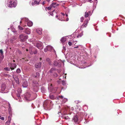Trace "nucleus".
<instances>
[{"instance_id": "1", "label": "nucleus", "mask_w": 125, "mask_h": 125, "mask_svg": "<svg viewBox=\"0 0 125 125\" xmlns=\"http://www.w3.org/2000/svg\"><path fill=\"white\" fill-rule=\"evenodd\" d=\"M8 7H15L17 5V0H8L7 2Z\"/></svg>"}, {"instance_id": "2", "label": "nucleus", "mask_w": 125, "mask_h": 125, "mask_svg": "<svg viewBox=\"0 0 125 125\" xmlns=\"http://www.w3.org/2000/svg\"><path fill=\"white\" fill-rule=\"evenodd\" d=\"M61 14L62 15V16H61V17H60V15L59 16V17L58 18V19L59 20L61 21H68L69 19L68 17H67L65 20L64 18H66L68 16V15L67 14H66V15H65L64 13H61Z\"/></svg>"}, {"instance_id": "3", "label": "nucleus", "mask_w": 125, "mask_h": 125, "mask_svg": "<svg viewBox=\"0 0 125 125\" xmlns=\"http://www.w3.org/2000/svg\"><path fill=\"white\" fill-rule=\"evenodd\" d=\"M0 92L3 93H5L8 92L7 89L6 87L5 84H3L2 85L0 88Z\"/></svg>"}, {"instance_id": "4", "label": "nucleus", "mask_w": 125, "mask_h": 125, "mask_svg": "<svg viewBox=\"0 0 125 125\" xmlns=\"http://www.w3.org/2000/svg\"><path fill=\"white\" fill-rule=\"evenodd\" d=\"M31 96L30 93L29 92H27L26 93L25 95V98L28 101H30L32 100H33L36 98V97H35L34 99L30 98Z\"/></svg>"}, {"instance_id": "5", "label": "nucleus", "mask_w": 125, "mask_h": 125, "mask_svg": "<svg viewBox=\"0 0 125 125\" xmlns=\"http://www.w3.org/2000/svg\"><path fill=\"white\" fill-rule=\"evenodd\" d=\"M64 64L61 60L55 61L53 63V65L54 66H56L58 65V66L60 67L62 64Z\"/></svg>"}, {"instance_id": "6", "label": "nucleus", "mask_w": 125, "mask_h": 125, "mask_svg": "<svg viewBox=\"0 0 125 125\" xmlns=\"http://www.w3.org/2000/svg\"><path fill=\"white\" fill-rule=\"evenodd\" d=\"M48 88L49 90L51 92L53 93H54L57 90L58 88L57 87L53 88L52 84H51L50 86L48 87Z\"/></svg>"}, {"instance_id": "7", "label": "nucleus", "mask_w": 125, "mask_h": 125, "mask_svg": "<svg viewBox=\"0 0 125 125\" xmlns=\"http://www.w3.org/2000/svg\"><path fill=\"white\" fill-rule=\"evenodd\" d=\"M22 20L23 21L27 22V24L30 27L32 26L33 25L32 22L31 21H29L28 19L26 18H22Z\"/></svg>"}, {"instance_id": "8", "label": "nucleus", "mask_w": 125, "mask_h": 125, "mask_svg": "<svg viewBox=\"0 0 125 125\" xmlns=\"http://www.w3.org/2000/svg\"><path fill=\"white\" fill-rule=\"evenodd\" d=\"M56 71V69L55 68L53 67L49 71L52 74L54 77H56L57 76V74L55 73Z\"/></svg>"}, {"instance_id": "9", "label": "nucleus", "mask_w": 125, "mask_h": 125, "mask_svg": "<svg viewBox=\"0 0 125 125\" xmlns=\"http://www.w3.org/2000/svg\"><path fill=\"white\" fill-rule=\"evenodd\" d=\"M20 38L22 41H24L28 38L27 35H25L24 34H22L20 35Z\"/></svg>"}, {"instance_id": "10", "label": "nucleus", "mask_w": 125, "mask_h": 125, "mask_svg": "<svg viewBox=\"0 0 125 125\" xmlns=\"http://www.w3.org/2000/svg\"><path fill=\"white\" fill-rule=\"evenodd\" d=\"M9 65L10 67L11 70L14 69L17 66V65L15 64L11 63H9Z\"/></svg>"}, {"instance_id": "11", "label": "nucleus", "mask_w": 125, "mask_h": 125, "mask_svg": "<svg viewBox=\"0 0 125 125\" xmlns=\"http://www.w3.org/2000/svg\"><path fill=\"white\" fill-rule=\"evenodd\" d=\"M57 99H61L62 100V102L63 103H65L67 101L68 99L66 98H63V96L62 95L59 96L57 97Z\"/></svg>"}, {"instance_id": "12", "label": "nucleus", "mask_w": 125, "mask_h": 125, "mask_svg": "<svg viewBox=\"0 0 125 125\" xmlns=\"http://www.w3.org/2000/svg\"><path fill=\"white\" fill-rule=\"evenodd\" d=\"M36 46L38 49H42L43 48L42 43L40 42L37 43Z\"/></svg>"}, {"instance_id": "13", "label": "nucleus", "mask_w": 125, "mask_h": 125, "mask_svg": "<svg viewBox=\"0 0 125 125\" xmlns=\"http://www.w3.org/2000/svg\"><path fill=\"white\" fill-rule=\"evenodd\" d=\"M17 92L18 93V94H17V95L18 98L19 99L20 98V94L21 93V89L20 88H18L17 91Z\"/></svg>"}, {"instance_id": "14", "label": "nucleus", "mask_w": 125, "mask_h": 125, "mask_svg": "<svg viewBox=\"0 0 125 125\" xmlns=\"http://www.w3.org/2000/svg\"><path fill=\"white\" fill-rule=\"evenodd\" d=\"M8 111L10 115L11 116L12 115V109L11 107L10 104L9 103Z\"/></svg>"}, {"instance_id": "15", "label": "nucleus", "mask_w": 125, "mask_h": 125, "mask_svg": "<svg viewBox=\"0 0 125 125\" xmlns=\"http://www.w3.org/2000/svg\"><path fill=\"white\" fill-rule=\"evenodd\" d=\"M40 74L38 73H34L32 75V76L38 78Z\"/></svg>"}, {"instance_id": "16", "label": "nucleus", "mask_w": 125, "mask_h": 125, "mask_svg": "<svg viewBox=\"0 0 125 125\" xmlns=\"http://www.w3.org/2000/svg\"><path fill=\"white\" fill-rule=\"evenodd\" d=\"M3 52L2 50H0V60H2L3 58Z\"/></svg>"}, {"instance_id": "17", "label": "nucleus", "mask_w": 125, "mask_h": 125, "mask_svg": "<svg viewBox=\"0 0 125 125\" xmlns=\"http://www.w3.org/2000/svg\"><path fill=\"white\" fill-rule=\"evenodd\" d=\"M47 48L48 49V51H51L52 50H53L54 51V50L53 49V48L51 46L48 45L47 46Z\"/></svg>"}, {"instance_id": "18", "label": "nucleus", "mask_w": 125, "mask_h": 125, "mask_svg": "<svg viewBox=\"0 0 125 125\" xmlns=\"http://www.w3.org/2000/svg\"><path fill=\"white\" fill-rule=\"evenodd\" d=\"M33 85L34 86H36V88L37 87L38 85V84L37 82L36 81H32Z\"/></svg>"}, {"instance_id": "19", "label": "nucleus", "mask_w": 125, "mask_h": 125, "mask_svg": "<svg viewBox=\"0 0 125 125\" xmlns=\"http://www.w3.org/2000/svg\"><path fill=\"white\" fill-rule=\"evenodd\" d=\"M37 32L40 35L42 34V30L41 28H38L36 30Z\"/></svg>"}, {"instance_id": "20", "label": "nucleus", "mask_w": 125, "mask_h": 125, "mask_svg": "<svg viewBox=\"0 0 125 125\" xmlns=\"http://www.w3.org/2000/svg\"><path fill=\"white\" fill-rule=\"evenodd\" d=\"M90 19H87L85 21L84 23L83 24L82 26H83L85 27L87 25L88 21H89Z\"/></svg>"}, {"instance_id": "21", "label": "nucleus", "mask_w": 125, "mask_h": 125, "mask_svg": "<svg viewBox=\"0 0 125 125\" xmlns=\"http://www.w3.org/2000/svg\"><path fill=\"white\" fill-rule=\"evenodd\" d=\"M41 63L39 62L36 63L35 65V67L36 68H39L41 67Z\"/></svg>"}, {"instance_id": "22", "label": "nucleus", "mask_w": 125, "mask_h": 125, "mask_svg": "<svg viewBox=\"0 0 125 125\" xmlns=\"http://www.w3.org/2000/svg\"><path fill=\"white\" fill-rule=\"evenodd\" d=\"M59 4H57L56 2H53L51 4V6L53 8H55Z\"/></svg>"}, {"instance_id": "23", "label": "nucleus", "mask_w": 125, "mask_h": 125, "mask_svg": "<svg viewBox=\"0 0 125 125\" xmlns=\"http://www.w3.org/2000/svg\"><path fill=\"white\" fill-rule=\"evenodd\" d=\"M25 32L26 33L29 34L31 33V30L27 28L25 29Z\"/></svg>"}, {"instance_id": "24", "label": "nucleus", "mask_w": 125, "mask_h": 125, "mask_svg": "<svg viewBox=\"0 0 125 125\" xmlns=\"http://www.w3.org/2000/svg\"><path fill=\"white\" fill-rule=\"evenodd\" d=\"M91 11H89L88 12H86L85 13V17H88L91 14Z\"/></svg>"}, {"instance_id": "25", "label": "nucleus", "mask_w": 125, "mask_h": 125, "mask_svg": "<svg viewBox=\"0 0 125 125\" xmlns=\"http://www.w3.org/2000/svg\"><path fill=\"white\" fill-rule=\"evenodd\" d=\"M22 86L24 88L28 86L27 82V81H24L22 84Z\"/></svg>"}, {"instance_id": "26", "label": "nucleus", "mask_w": 125, "mask_h": 125, "mask_svg": "<svg viewBox=\"0 0 125 125\" xmlns=\"http://www.w3.org/2000/svg\"><path fill=\"white\" fill-rule=\"evenodd\" d=\"M13 78L16 81L17 83H18V79L17 77L15 76L13 74H12Z\"/></svg>"}, {"instance_id": "27", "label": "nucleus", "mask_w": 125, "mask_h": 125, "mask_svg": "<svg viewBox=\"0 0 125 125\" xmlns=\"http://www.w3.org/2000/svg\"><path fill=\"white\" fill-rule=\"evenodd\" d=\"M39 2L36 0L34 1L33 2H32L31 3V5L32 6H34L35 5H36L38 4H39Z\"/></svg>"}, {"instance_id": "28", "label": "nucleus", "mask_w": 125, "mask_h": 125, "mask_svg": "<svg viewBox=\"0 0 125 125\" xmlns=\"http://www.w3.org/2000/svg\"><path fill=\"white\" fill-rule=\"evenodd\" d=\"M73 120L75 122H76L78 121V118L77 116H75L73 117Z\"/></svg>"}, {"instance_id": "29", "label": "nucleus", "mask_w": 125, "mask_h": 125, "mask_svg": "<svg viewBox=\"0 0 125 125\" xmlns=\"http://www.w3.org/2000/svg\"><path fill=\"white\" fill-rule=\"evenodd\" d=\"M41 92L42 93H44L45 92L46 90L45 88L43 87H42L41 88Z\"/></svg>"}, {"instance_id": "30", "label": "nucleus", "mask_w": 125, "mask_h": 125, "mask_svg": "<svg viewBox=\"0 0 125 125\" xmlns=\"http://www.w3.org/2000/svg\"><path fill=\"white\" fill-rule=\"evenodd\" d=\"M66 40L65 37H63L62 38L61 40V42H64Z\"/></svg>"}, {"instance_id": "31", "label": "nucleus", "mask_w": 125, "mask_h": 125, "mask_svg": "<svg viewBox=\"0 0 125 125\" xmlns=\"http://www.w3.org/2000/svg\"><path fill=\"white\" fill-rule=\"evenodd\" d=\"M73 57V54L71 53H70L69 54V59H72V58Z\"/></svg>"}, {"instance_id": "32", "label": "nucleus", "mask_w": 125, "mask_h": 125, "mask_svg": "<svg viewBox=\"0 0 125 125\" xmlns=\"http://www.w3.org/2000/svg\"><path fill=\"white\" fill-rule=\"evenodd\" d=\"M11 47L9 46L7 47V51H10L11 49Z\"/></svg>"}, {"instance_id": "33", "label": "nucleus", "mask_w": 125, "mask_h": 125, "mask_svg": "<svg viewBox=\"0 0 125 125\" xmlns=\"http://www.w3.org/2000/svg\"><path fill=\"white\" fill-rule=\"evenodd\" d=\"M10 123V121L8 120V121L6 122L5 125H9Z\"/></svg>"}, {"instance_id": "34", "label": "nucleus", "mask_w": 125, "mask_h": 125, "mask_svg": "<svg viewBox=\"0 0 125 125\" xmlns=\"http://www.w3.org/2000/svg\"><path fill=\"white\" fill-rule=\"evenodd\" d=\"M11 69L10 68L6 67L4 68V70L7 71H9Z\"/></svg>"}, {"instance_id": "35", "label": "nucleus", "mask_w": 125, "mask_h": 125, "mask_svg": "<svg viewBox=\"0 0 125 125\" xmlns=\"http://www.w3.org/2000/svg\"><path fill=\"white\" fill-rule=\"evenodd\" d=\"M50 98L52 99H54V98H55V97L54 96L51 95H50Z\"/></svg>"}, {"instance_id": "36", "label": "nucleus", "mask_w": 125, "mask_h": 125, "mask_svg": "<svg viewBox=\"0 0 125 125\" xmlns=\"http://www.w3.org/2000/svg\"><path fill=\"white\" fill-rule=\"evenodd\" d=\"M16 72L18 73H20L21 72V70L20 69H18L17 70H16Z\"/></svg>"}, {"instance_id": "37", "label": "nucleus", "mask_w": 125, "mask_h": 125, "mask_svg": "<svg viewBox=\"0 0 125 125\" xmlns=\"http://www.w3.org/2000/svg\"><path fill=\"white\" fill-rule=\"evenodd\" d=\"M82 47V46L80 45H78L76 46L75 47H74V48H80V47L81 48Z\"/></svg>"}, {"instance_id": "38", "label": "nucleus", "mask_w": 125, "mask_h": 125, "mask_svg": "<svg viewBox=\"0 0 125 125\" xmlns=\"http://www.w3.org/2000/svg\"><path fill=\"white\" fill-rule=\"evenodd\" d=\"M83 35V34L82 33L79 34L77 36V38L81 37Z\"/></svg>"}, {"instance_id": "39", "label": "nucleus", "mask_w": 125, "mask_h": 125, "mask_svg": "<svg viewBox=\"0 0 125 125\" xmlns=\"http://www.w3.org/2000/svg\"><path fill=\"white\" fill-rule=\"evenodd\" d=\"M84 20V18L83 17H81L80 18V21L81 22H83Z\"/></svg>"}, {"instance_id": "40", "label": "nucleus", "mask_w": 125, "mask_h": 125, "mask_svg": "<svg viewBox=\"0 0 125 125\" xmlns=\"http://www.w3.org/2000/svg\"><path fill=\"white\" fill-rule=\"evenodd\" d=\"M11 116H11V115H10L8 117V120H9L10 121H11Z\"/></svg>"}, {"instance_id": "41", "label": "nucleus", "mask_w": 125, "mask_h": 125, "mask_svg": "<svg viewBox=\"0 0 125 125\" xmlns=\"http://www.w3.org/2000/svg\"><path fill=\"white\" fill-rule=\"evenodd\" d=\"M18 28L19 29L21 30H23V28L20 26H18Z\"/></svg>"}, {"instance_id": "42", "label": "nucleus", "mask_w": 125, "mask_h": 125, "mask_svg": "<svg viewBox=\"0 0 125 125\" xmlns=\"http://www.w3.org/2000/svg\"><path fill=\"white\" fill-rule=\"evenodd\" d=\"M0 119H1L2 120H4V118L3 117H2L1 116H0Z\"/></svg>"}, {"instance_id": "43", "label": "nucleus", "mask_w": 125, "mask_h": 125, "mask_svg": "<svg viewBox=\"0 0 125 125\" xmlns=\"http://www.w3.org/2000/svg\"><path fill=\"white\" fill-rule=\"evenodd\" d=\"M52 7H52L51 5L50 7H48L47 9L49 10H50L51 9Z\"/></svg>"}, {"instance_id": "44", "label": "nucleus", "mask_w": 125, "mask_h": 125, "mask_svg": "<svg viewBox=\"0 0 125 125\" xmlns=\"http://www.w3.org/2000/svg\"><path fill=\"white\" fill-rule=\"evenodd\" d=\"M62 84L63 85H64L65 84V82L64 81H62Z\"/></svg>"}, {"instance_id": "45", "label": "nucleus", "mask_w": 125, "mask_h": 125, "mask_svg": "<svg viewBox=\"0 0 125 125\" xmlns=\"http://www.w3.org/2000/svg\"><path fill=\"white\" fill-rule=\"evenodd\" d=\"M47 50H48V49H47V47H46V48H45L44 49V51L45 52H46L47 51Z\"/></svg>"}, {"instance_id": "46", "label": "nucleus", "mask_w": 125, "mask_h": 125, "mask_svg": "<svg viewBox=\"0 0 125 125\" xmlns=\"http://www.w3.org/2000/svg\"><path fill=\"white\" fill-rule=\"evenodd\" d=\"M29 51H30V53L31 54H32V51L30 49L29 50Z\"/></svg>"}, {"instance_id": "47", "label": "nucleus", "mask_w": 125, "mask_h": 125, "mask_svg": "<svg viewBox=\"0 0 125 125\" xmlns=\"http://www.w3.org/2000/svg\"><path fill=\"white\" fill-rule=\"evenodd\" d=\"M68 44L70 46H71L72 44V43L71 42H69L68 43Z\"/></svg>"}, {"instance_id": "48", "label": "nucleus", "mask_w": 125, "mask_h": 125, "mask_svg": "<svg viewBox=\"0 0 125 125\" xmlns=\"http://www.w3.org/2000/svg\"><path fill=\"white\" fill-rule=\"evenodd\" d=\"M46 60L48 62H49L50 61V59L49 58H47L46 59Z\"/></svg>"}, {"instance_id": "49", "label": "nucleus", "mask_w": 125, "mask_h": 125, "mask_svg": "<svg viewBox=\"0 0 125 125\" xmlns=\"http://www.w3.org/2000/svg\"><path fill=\"white\" fill-rule=\"evenodd\" d=\"M12 31H13L14 32H16L15 30L14 29H12Z\"/></svg>"}, {"instance_id": "50", "label": "nucleus", "mask_w": 125, "mask_h": 125, "mask_svg": "<svg viewBox=\"0 0 125 125\" xmlns=\"http://www.w3.org/2000/svg\"><path fill=\"white\" fill-rule=\"evenodd\" d=\"M46 3V2L44 1L42 3V4L43 5H44V4L45 3Z\"/></svg>"}, {"instance_id": "51", "label": "nucleus", "mask_w": 125, "mask_h": 125, "mask_svg": "<svg viewBox=\"0 0 125 125\" xmlns=\"http://www.w3.org/2000/svg\"><path fill=\"white\" fill-rule=\"evenodd\" d=\"M3 74H4V75H5V74H3V73H1V74H0V75L1 76H3Z\"/></svg>"}, {"instance_id": "52", "label": "nucleus", "mask_w": 125, "mask_h": 125, "mask_svg": "<svg viewBox=\"0 0 125 125\" xmlns=\"http://www.w3.org/2000/svg\"><path fill=\"white\" fill-rule=\"evenodd\" d=\"M10 42H13V40H12V39H10Z\"/></svg>"}, {"instance_id": "53", "label": "nucleus", "mask_w": 125, "mask_h": 125, "mask_svg": "<svg viewBox=\"0 0 125 125\" xmlns=\"http://www.w3.org/2000/svg\"><path fill=\"white\" fill-rule=\"evenodd\" d=\"M49 63L50 65H52V62H49Z\"/></svg>"}, {"instance_id": "54", "label": "nucleus", "mask_w": 125, "mask_h": 125, "mask_svg": "<svg viewBox=\"0 0 125 125\" xmlns=\"http://www.w3.org/2000/svg\"><path fill=\"white\" fill-rule=\"evenodd\" d=\"M37 53V52L36 51H35L33 52V53L34 54H36V53Z\"/></svg>"}, {"instance_id": "55", "label": "nucleus", "mask_w": 125, "mask_h": 125, "mask_svg": "<svg viewBox=\"0 0 125 125\" xmlns=\"http://www.w3.org/2000/svg\"><path fill=\"white\" fill-rule=\"evenodd\" d=\"M63 49H64V50H66V48L64 46L63 47Z\"/></svg>"}, {"instance_id": "56", "label": "nucleus", "mask_w": 125, "mask_h": 125, "mask_svg": "<svg viewBox=\"0 0 125 125\" xmlns=\"http://www.w3.org/2000/svg\"><path fill=\"white\" fill-rule=\"evenodd\" d=\"M71 110H74V109L73 108V107H72L71 108Z\"/></svg>"}, {"instance_id": "57", "label": "nucleus", "mask_w": 125, "mask_h": 125, "mask_svg": "<svg viewBox=\"0 0 125 125\" xmlns=\"http://www.w3.org/2000/svg\"><path fill=\"white\" fill-rule=\"evenodd\" d=\"M68 116H67V117H65V118L66 119H67L68 118Z\"/></svg>"}, {"instance_id": "58", "label": "nucleus", "mask_w": 125, "mask_h": 125, "mask_svg": "<svg viewBox=\"0 0 125 125\" xmlns=\"http://www.w3.org/2000/svg\"><path fill=\"white\" fill-rule=\"evenodd\" d=\"M92 0H89L88 1L89 2H91V1Z\"/></svg>"}, {"instance_id": "59", "label": "nucleus", "mask_w": 125, "mask_h": 125, "mask_svg": "<svg viewBox=\"0 0 125 125\" xmlns=\"http://www.w3.org/2000/svg\"><path fill=\"white\" fill-rule=\"evenodd\" d=\"M61 70H59L58 71V73H60V72H61Z\"/></svg>"}, {"instance_id": "60", "label": "nucleus", "mask_w": 125, "mask_h": 125, "mask_svg": "<svg viewBox=\"0 0 125 125\" xmlns=\"http://www.w3.org/2000/svg\"><path fill=\"white\" fill-rule=\"evenodd\" d=\"M47 1L48 2H49V1H50V0H47Z\"/></svg>"}, {"instance_id": "61", "label": "nucleus", "mask_w": 125, "mask_h": 125, "mask_svg": "<svg viewBox=\"0 0 125 125\" xmlns=\"http://www.w3.org/2000/svg\"><path fill=\"white\" fill-rule=\"evenodd\" d=\"M34 91H35V92H37V90H36L35 91H34Z\"/></svg>"}, {"instance_id": "62", "label": "nucleus", "mask_w": 125, "mask_h": 125, "mask_svg": "<svg viewBox=\"0 0 125 125\" xmlns=\"http://www.w3.org/2000/svg\"><path fill=\"white\" fill-rule=\"evenodd\" d=\"M63 77H65V78H66V76H65V75L64 76H63Z\"/></svg>"}, {"instance_id": "63", "label": "nucleus", "mask_w": 125, "mask_h": 125, "mask_svg": "<svg viewBox=\"0 0 125 125\" xmlns=\"http://www.w3.org/2000/svg\"><path fill=\"white\" fill-rule=\"evenodd\" d=\"M26 50L27 51H28V50L27 49Z\"/></svg>"}, {"instance_id": "64", "label": "nucleus", "mask_w": 125, "mask_h": 125, "mask_svg": "<svg viewBox=\"0 0 125 125\" xmlns=\"http://www.w3.org/2000/svg\"><path fill=\"white\" fill-rule=\"evenodd\" d=\"M58 16H57V15H56V18H57Z\"/></svg>"}]
</instances>
